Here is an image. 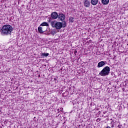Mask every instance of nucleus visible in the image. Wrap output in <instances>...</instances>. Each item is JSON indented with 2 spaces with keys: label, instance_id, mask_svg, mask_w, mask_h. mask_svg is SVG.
I'll return each instance as SVG.
<instances>
[{
  "label": "nucleus",
  "instance_id": "obj_1",
  "mask_svg": "<svg viewBox=\"0 0 128 128\" xmlns=\"http://www.w3.org/2000/svg\"><path fill=\"white\" fill-rule=\"evenodd\" d=\"M14 27L12 25L6 24L2 26L0 30V32L2 36H11Z\"/></svg>",
  "mask_w": 128,
  "mask_h": 128
},
{
  "label": "nucleus",
  "instance_id": "obj_2",
  "mask_svg": "<svg viewBox=\"0 0 128 128\" xmlns=\"http://www.w3.org/2000/svg\"><path fill=\"white\" fill-rule=\"evenodd\" d=\"M50 24L52 28H56V30H60L62 28H66V22L63 21L62 22L54 20L50 22Z\"/></svg>",
  "mask_w": 128,
  "mask_h": 128
},
{
  "label": "nucleus",
  "instance_id": "obj_3",
  "mask_svg": "<svg viewBox=\"0 0 128 128\" xmlns=\"http://www.w3.org/2000/svg\"><path fill=\"white\" fill-rule=\"evenodd\" d=\"M110 72V67L106 66L100 72L99 74L101 76H108Z\"/></svg>",
  "mask_w": 128,
  "mask_h": 128
},
{
  "label": "nucleus",
  "instance_id": "obj_4",
  "mask_svg": "<svg viewBox=\"0 0 128 128\" xmlns=\"http://www.w3.org/2000/svg\"><path fill=\"white\" fill-rule=\"evenodd\" d=\"M58 17V14L56 12H52L50 16V20H56Z\"/></svg>",
  "mask_w": 128,
  "mask_h": 128
},
{
  "label": "nucleus",
  "instance_id": "obj_5",
  "mask_svg": "<svg viewBox=\"0 0 128 128\" xmlns=\"http://www.w3.org/2000/svg\"><path fill=\"white\" fill-rule=\"evenodd\" d=\"M58 18L62 22L66 20V15L62 13H59L58 14Z\"/></svg>",
  "mask_w": 128,
  "mask_h": 128
},
{
  "label": "nucleus",
  "instance_id": "obj_6",
  "mask_svg": "<svg viewBox=\"0 0 128 128\" xmlns=\"http://www.w3.org/2000/svg\"><path fill=\"white\" fill-rule=\"evenodd\" d=\"M48 30V28H45V29L42 30V26H40L39 27H38V32L40 34H44L46 30Z\"/></svg>",
  "mask_w": 128,
  "mask_h": 128
},
{
  "label": "nucleus",
  "instance_id": "obj_7",
  "mask_svg": "<svg viewBox=\"0 0 128 128\" xmlns=\"http://www.w3.org/2000/svg\"><path fill=\"white\" fill-rule=\"evenodd\" d=\"M105 64H106V62L101 61L98 63L97 68H100L104 66Z\"/></svg>",
  "mask_w": 128,
  "mask_h": 128
},
{
  "label": "nucleus",
  "instance_id": "obj_8",
  "mask_svg": "<svg viewBox=\"0 0 128 128\" xmlns=\"http://www.w3.org/2000/svg\"><path fill=\"white\" fill-rule=\"evenodd\" d=\"M84 6L86 8H90V3L88 0H86L84 1Z\"/></svg>",
  "mask_w": 128,
  "mask_h": 128
},
{
  "label": "nucleus",
  "instance_id": "obj_9",
  "mask_svg": "<svg viewBox=\"0 0 128 128\" xmlns=\"http://www.w3.org/2000/svg\"><path fill=\"white\" fill-rule=\"evenodd\" d=\"M98 2V0H91V4L92 6H96Z\"/></svg>",
  "mask_w": 128,
  "mask_h": 128
},
{
  "label": "nucleus",
  "instance_id": "obj_10",
  "mask_svg": "<svg viewBox=\"0 0 128 128\" xmlns=\"http://www.w3.org/2000/svg\"><path fill=\"white\" fill-rule=\"evenodd\" d=\"M102 2L103 4H108V2H110V0H102Z\"/></svg>",
  "mask_w": 128,
  "mask_h": 128
},
{
  "label": "nucleus",
  "instance_id": "obj_11",
  "mask_svg": "<svg viewBox=\"0 0 128 128\" xmlns=\"http://www.w3.org/2000/svg\"><path fill=\"white\" fill-rule=\"evenodd\" d=\"M40 26H48V24L46 22H44L40 24Z\"/></svg>",
  "mask_w": 128,
  "mask_h": 128
},
{
  "label": "nucleus",
  "instance_id": "obj_12",
  "mask_svg": "<svg viewBox=\"0 0 128 128\" xmlns=\"http://www.w3.org/2000/svg\"><path fill=\"white\" fill-rule=\"evenodd\" d=\"M49 54L48 53H42L41 54V56L46 58L47 56H48Z\"/></svg>",
  "mask_w": 128,
  "mask_h": 128
},
{
  "label": "nucleus",
  "instance_id": "obj_13",
  "mask_svg": "<svg viewBox=\"0 0 128 128\" xmlns=\"http://www.w3.org/2000/svg\"><path fill=\"white\" fill-rule=\"evenodd\" d=\"M50 34H53V36H54V35L56 34V31L55 30H52L50 31Z\"/></svg>",
  "mask_w": 128,
  "mask_h": 128
},
{
  "label": "nucleus",
  "instance_id": "obj_14",
  "mask_svg": "<svg viewBox=\"0 0 128 128\" xmlns=\"http://www.w3.org/2000/svg\"><path fill=\"white\" fill-rule=\"evenodd\" d=\"M69 22H74V18H72V17H70V18H69Z\"/></svg>",
  "mask_w": 128,
  "mask_h": 128
},
{
  "label": "nucleus",
  "instance_id": "obj_15",
  "mask_svg": "<svg viewBox=\"0 0 128 128\" xmlns=\"http://www.w3.org/2000/svg\"><path fill=\"white\" fill-rule=\"evenodd\" d=\"M110 124H112V126H111V128H114V124H115V122H114V121H112L111 122H110Z\"/></svg>",
  "mask_w": 128,
  "mask_h": 128
},
{
  "label": "nucleus",
  "instance_id": "obj_16",
  "mask_svg": "<svg viewBox=\"0 0 128 128\" xmlns=\"http://www.w3.org/2000/svg\"><path fill=\"white\" fill-rule=\"evenodd\" d=\"M74 54H75L76 56V54H78V51H76V50H75L74 51Z\"/></svg>",
  "mask_w": 128,
  "mask_h": 128
},
{
  "label": "nucleus",
  "instance_id": "obj_17",
  "mask_svg": "<svg viewBox=\"0 0 128 128\" xmlns=\"http://www.w3.org/2000/svg\"><path fill=\"white\" fill-rule=\"evenodd\" d=\"M118 128H122V126H121V125H118Z\"/></svg>",
  "mask_w": 128,
  "mask_h": 128
},
{
  "label": "nucleus",
  "instance_id": "obj_18",
  "mask_svg": "<svg viewBox=\"0 0 128 128\" xmlns=\"http://www.w3.org/2000/svg\"><path fill=\"white\" fill-rule=\"evenodd\" d=\"M100 118H98V119L96 120V122H100Z\"/></svg>",
  "mask_w": 128,
  "mask_h": 128
},
{
  "label": "nucleus",
  "instance_id": "obj_19",
  "mask_svg": "<svg viewBox=\"0 0 128 128\" xmlns=\"http://www.w3.org/2000/svg\"><path fill=\"white\" fill-rule=\"evenodd\" d=\"M42 30H46V28L48 27H46V28L42 27Z\"/></svg>",
  "mask_w": 128,
  "mask_h": 128
},
{
  "label": "nucleus",
  "instance_id": "obj_20",
  "mask_svg": "<svg viewBox=\"0 0 128 128\" xmlns=\"http://www.w3.org/2000/svg\"><path fill=\"white\" fill-rule=\"evenodd\" d=\"M62 108H60V111L62 112Z\"/></svg>",
  "mask_w": 128,
  "mask_h": 128
},
{
  "label": "nucleus",
  "instance_id": "obj_21",
  "mask_svg": "<svg viewBox=\"0 0 128 128\" xmlns=\"http://www.w3.org/2000/svg\"><path fill=\"white\" fill-rule=\"evenodd\" d=\"M44 34H46V33H44Z\"/></svg>",
  "mask_w": 128,
  "mask_h": 128
},
{
  "label": "nucleus",
  "instance_id": "obj_22",
  "mask_svg": "<svg viewBox=\"0 0 128 128\" xmlns=\"http://www.w3.org/2000/svg\"><path fill=\"white\" fill-rule=\"evenodd\" d=\"M58 112H60V110H58Z\"/></svg>",
  "mask_w": 128,
  "mask_h": 128
},
{
  "label": "nucleus",
  "instance_id": "obj_23",
  "mask_svg": "<svg viewBox=\"0 0 128 128\" xmlns=\"http://www.w3.org/2000/svg\"><path fill=\"white\" fill-rule=\"evenodd\" d=\"M54 80H56V78H54Z\"/></svg>",
  "mask_w": 128,
  "mask_h": 128
}]
</instances>
